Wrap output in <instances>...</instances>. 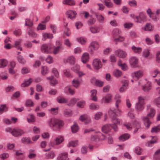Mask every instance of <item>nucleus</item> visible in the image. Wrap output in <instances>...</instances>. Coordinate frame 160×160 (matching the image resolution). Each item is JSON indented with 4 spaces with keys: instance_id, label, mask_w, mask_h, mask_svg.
<instances>
[{
    "instance_id": "nucleus-1",
    "label": "nucleus",
    "mask_w": 160,
    "mask_h": 160,
    "mask_svg": "<svg viewBox=\"0 0 160 160\" xmlns=\"http://www.w3.org/2000/svg\"><path fill=\"white\" fill-rule=\"evenodd\" d=\"M47 124L51 129H60L62 127L63 123L61 120L51 118L47 121Z\"/></svg>"
},
{
    "instance_id": "nucleus-2",
    "label": "nucleus",
    "mask_w": 160,
    "mask_h": 160,
    "mask_svg": "<svg viewBox=\"0 0 160 160\" xmlns=\"http://www.w3.org/2000/svg\"><path fill=\"white\" fill-rule=\"evenodd\" d=\"M116 110H112L111 109L108 111V114L111 119L112 122L114 124H120L122 123V120L116 117Z\"/></svg>"
},
{
    "instance_id": "nucleus-3",
    "label": "nucleus",
    "mask_w": 160,
    "mask_h": 160,
    "mask_svg": "<svg viewBox=\"0 0 160 160\" xmlns=\"http://www.w3.org/2000/svg\"><path fill=\"white\" fill-rule=\"evenodd\" d=\"M144 99L142 97L138 98V102H136L135 106V108L138 112L142 111L144 108Z\"/></svg>"
},
{
    "instance_id": "nucleus-4",
    "label": "nucleus",
    "mask_w": 160,
    "mask_h": 160,
    "mask_svg": "<svg viewBox=\"0 0 160 160\" xmlns=\"http://www.w3.org/2000/svg\"><path fill=\"white\" fill-rule=\"evenodd\" d=\"M52 47L50 44L44 43L42 45L41 47L42 52L44 53H51L52 52Z\"/></svg>"
},
{
    "instance_id": "nucleus-5",
    "label": "nucleus",
    "mask_w": 160,
    "mask_h": 160,
    "mask_svg": "<svg viewBox=\"0 0 160 160\" xmlns=\"http://www.w3.org/2000/svg\"><path fill=\"white\" fill-rule=\"evenodd\" d=\"M136 21L139 23H142L145 22L146 19V16L145 14L142 12H140L138 16L135 18Z\"/></svg>"
},
{
    "instance_id": "nucleus-6",
    "label": "nucleus",
    "mask_w": 160,
    "mask_h": 160,
    "mask_svg": "<svg viewBox=\"0 0 160 160\" xmlns=\"http://www.w3.org/2000/svg\"><path fill=\"white\" fill-rule=\"evenodd\" d=\"M24 133V131L22 129L18 128L13 129L12 132V135L14 137H20Z\"/></svg>"
},
{
    "instance_id": "nucleus-7",
    "label": "nucleus",
    "mask_w": 160,
    "mask_h": 160,
    "mask_svg": "<svg viewBox=\"0 0 160 160\" xmlns=\"http://www.w3.org/2000/svg\"><path fill=\"white\" fill-rule=\"evenodd\" d=\"M92 66L94 69L98 70L102 67V64L99 59H94L92 62Z\"/></svg>"
},
{
    "instance_id": "nucleus-8",
    "label": "nucleus",
    "mask_w": 160,
    "mask_h": 160,
    "mask_svg": "<svg viewBox=\"0 0 160 160\" xmlns=\"http://www.w3.org/2000/svg\"><path fill=\"white\" fill-rule=\"evenodd\" d=\"M143 75V72L140 70L133 72L131 74L132 77L135 80H138Z\"/></svg>"
},
{
    "instance_id": "nucleus-9",
    "label": "nucleus",
    "mask_w": 160,
    "mask_h": 160,
    "mask_svg": "<svg viewBox=\"0 0 160 160\" xmlns=\"http://www.w3.org/2000/svg\"><path fill=\"white\" fill-rule=\"evenodd\" d=\"M115 53L118 57L122 58H126L127 55L125 51L121 49H118L116 50Z\"/></svg>"
},
{
    "instance_id": "nucleus-10",
    "label": "nucleus",
    "mask_w": 160,
    "mask_h": 160,
    "mask_svg": "<svg viewBox=\"0 0 160 160\" xmlns=\"http://www.w3.org/2000/svg\"><path fill=\"white\" fill-rule=\"evenodd\" d=\"M64 140V138L62 136H58L54 139V142L53 143L51 142V145L52 146L59 145Z\"/></svg>"
},
{
    "instance_id": "nucleus-11",
    "label": "nucleus",
    "mask_w": 160,
    "mask_h": 160,
    "mask_svg": "<svg viewBox=\"0 0 160 160\" xmlns=\"http://www.w3.org/2000/svg\"><path fill=\"white\" fill-rule=\"evenodd\" d=\"M145 127L146 129L149 128L152 122L150 121L149 118L147 117H142L141 118Z\"/></svg>"
},
{
    "instance_id": "nucleus-12",
    "label": "nucleus",
    "mask_w": 160,
    "mask_h": 160,
    "mask_svg": "<svg viewBox=\"0 0 160 160\" xmlns=\"http://www.w3.org/2000/svg\"><path fill=\"white\" fill-rule=\"evenodd\" d=\"M68 153L67 152H62L59 153L57 157V160H69Z\"/></svg>"
},
{
    "instance_id": "nucleus-13",
    "label": "nucleus",
    "mask_w": 160,
    "mask_h": 160,
    "mask_svg": "<svg viewBox=\"0 0 160 160\" xmlns=\"http://www.w3.org/2000/svg\"><path fill=\"white\" fill-rule=\"evenodd\" d=\"M122 82L123 84L119 89V91L120 92H123L125 91L128 88V81L122 80Z\"/></svg>"
},
{
    "instance_id": "nucleus-14",
    "label": "nucleus",
    "mask_w": 160,
    "mask_h": 160,
    "mask_svg": "<svg viewBox=\"0 0 160 160\" xmlns=\"http://www.w3.org/2000/svg\"><path fill=\"white\" fill-rule=\"evenodd\" d=\"M112 95L110 94H107L102 98V102L107 103H109L112 102Z\"/></svg>"
},
{
    "instance_id": "nucleus-15",
    "label": "nucleus",
    "mask_w": 160,
    "mask_h": 160,
    "mask_svg": "<svg viewBox=\"0 0 160 160\" xmlns=\"http://www.w3.org/2000/svg\"><path fill=\"white\" fill-rule=\"evenodd\" d=\"M138 60L135 57H131L129 59V63L130 65L132 67H135L138 63Z\"/></svg>"
},
{
    "instance_id": "nucleus-16",
    "label": "nucleus",
    "mask_w": 160,
    "mask_h": 160,
    "mask_svg": "<svg viewBox=\"0 0 160 160\" xmlns=\"http://www.w3.org/2000/svg\"><path fill=\"white\" fill-rule=\"evenodd\" d=\"M66 14L68 18L71 19L75 18L77 12L74 11L69 10L67 12Z\"/></svg>"
},
{
    "instance_id": "nucleus-17",
    "label": "nucleus",
    "mask_w": 160,
    "mask_h": 160,
    "mask_svg": "<svg viewBox=\"0 0 160 160\" xmlns=\"http://www.w3.org/2000/svg\"><path fill=\"white\" fill-rule=\"evenodd\" d=\"M42 40L44 41L46 40L47 39H51L53 38L52 34L50 33H43L42 34Z\"/></svg>"
},
{
    "instance_id": "nucleus-18",
    "label": "nucleus",
    "mask_w": 160,
    "mask_h": 160,
    "mask_svg": "<svg viewBox=\"0 0 160 160\" xmlns=\"http://www.w3.org/2000/svg\"><path fill=\"white\" fill-rule=\"evenodd\" d=\"M79 119L82 122H85L86 121L89 122H91V119L90 117L86 114H84L80 116Z\"/></svg>"
},
{
    "instance_id": "nucleus-19",
    "label": "nucleus",
    "mask_w": 160,
    "mask_h": 160,
    "mask_svg": "<svg viewBox=\"0 0 160 160\" xmlns=\"http://www.w3.org/2000/svg\"><path fill=\"white\" fill-rule=\"evenodd\" d=\"M63 4L70 6H74L76 2L74 0H63L62 1Z\"/></svg>"
},
{
    "instance_id": "nucleus-20",
    "label": "nucleus",
    "mask_w": 160,
    "mask_h": 160,
    "mask_svg": "<svg viewBox=\"0 0 160 160\" xmlns=\"http://www.w3.org/2000/svg\"><path fill=\"white\" fill-rule=\"evenodd\" d=\"M56 100L59 103H66L68 102V99L62 96L58 97L56 99Z\"/></svg>"
},
{
    "instance_id": "nucleus-21",
    "label": "nucleus",
    "mask_w": 160,
    "mask_h": 160,
    "mask_svg": "<svg viewBox=\"0 0 160 160\" xmlns=\"http://www.w3.org/2000/svg\"><path fill=\"white\" fill-rule=\"evenodd\" d=\"M90 46L94 50L98 49L99 47V43L95 41H92L90 43Z\"/></svg>"
},
{
    "instance_id": "nucleus-22",
    "label": "nucleus",
    "mask_w": 160,
    "mask_h": 160,
    "mask_svg": "<svg viewBox=\"0 0 160 160\" xmlns=\"http://www.w3.org/2000/svg\"><path fill=\"white\" fill-rule=\"evenodd\" d=\"M67 62L71 65L74 64L75 62V58L73 56H70L66 60Z\"/></svg>"
},
{
    "instance_id": "nucleus-23",
    "label": "nucleus",
    "mask_w": 160,
    "mask_h": 160,
    "mask_svg": "<svg viewBox=\"0 0 160 160\" xmlns=\"http://www.w3.org/2000/svg\"><path fill=\"white\" fill-rule=\"evenodd\" d=\"M89 59V55L88 53L85 52L83 54L81 58L82 61L83 63L87 62Z\"/></svg>"
},
{
    "instance_id": "nucleus-24",
    "label": "nucleus",
    "mask_w": 160,
    "mask_h": 160,
    "mask_svg": "<svg viewBox=\"0 0 160 160\" xmlns=\"http://www.w3.org/2000/svg\"><path fill=\"white\" fill-rule=\"evenodd\" d=\"M28 34L30 37L32 38H36L38 36L37 33L35 32L33 30L32 28H30L28 30Z\"/></svg>"
},
{
    "instance_id": "nucleus-25",
    "label": "nucleus",
    "mask_w": 160,
    "mask_h": 160,
    "mask_svg": "<svg viewBox=\"0 0 160 160\" xmlns=\"http://www.w3.org/2000/svg\"><path fill=\"white\" fill-rule=\"evenodd\" d=\"M21 40L19 39L14 41V47L17 48L18 49H20L21 51L22 50V48L21 47Z\"/></svg>"
},
{
    "instance_id": "nucleus-26",
    "label": "nucleus",
    "mask_w": 160,
    "mask_h": 160,
    "mask_svg": "<svg viewBox=\"0 0 160 160\" xmlns=\"http://www.w3.org/2000/svg\"><path fill=\"white\" fill-rule=\"evenodd\" d=\"M8 63L7 60L5 59H0V68H3L7 66Z\"/></svg>"
},
{
    "instance_id": "nucleus-27",
    "label": "nucleus",
    "mask_w": 160,
    "mask_h": 160,
    "mask_svg": "<svg viewBox=\"0 0 160 160\" xmlns=\"http://www.w3.org/2000/svg\"><path fill=\"white\" fill-rule=\"evenodd\" d=\"M153 26L150 23H147L144 28L142 29H144L145 31H151L153 29Z\"/></svg>"
},
{
    "instance_id": "nucleus-28",
    "label": "nucleus",
    "mask_w": 160,
    "mask_h": 160,
    "mask_svg": "<svg viewBox=\"0 0 160 160\" xmlns=\"http://www.w3.org/2000/svg\"><path fill=\"white\" fill-rule=\"evenodd\" d=\"M72 131L73 133H76L79 130L78 125L76 123H74L73 125L71 127Z\"/></svg>"
},
{
    "instance_id": "nucleus-29",
    "label": "nucleus",
    "mask_w": 160,
    "mask_h": 160,
    "mask_svg": "<svg viewBox=\"0 0 160 160\" xmlns=\"http://www.w3.org/2000/svg\"><path fill=\"white\" fill-rule=\"evenodd\" d=\"M132 49L133 52L139 54L142 51V48L139 47H136L133 45L132 47Z\"/></svg>"
},
{
    "instance_id": "nucleus-30",
    "label": "nucleus",
    "mask_w": 160,
    "mask_h": 160,
    "mask_svg": "<svg viewBox=\"0 0 160 160\" xmlns=\"http://www.w3.org/2000/svg\"><path fill=\"white\" fill-rule=\"evenodd\" d=\"M121 32V31L118 28H116L114 29L112 31L113 39L120 36Z\"/></svg>"
},
{
    "instance_id": "nucleus-31",
    "label": "nucleus",
    "mask_w": 160,
    "mask_h": 160,
    "mask_svg": "<svg viewBox=\"0 0 160 160\" xmlns=\"http://www.w3.org/2000/svg\"><path fill=\"white\" fill-rule=\"evenodd\" d=\"M130 135L128 134H124L120 136L119 138V140L122 141H124L128 139Z\"/></svg>"
},
{
    "instance_id": "nucleus-32",
    "label": "nucleus",
    "mask_w": 160,
    "mask_h": 160,
    "mask_svg": "<svg viewBox=\"0 0 160 160\" xmlns=\"http://www.w3.org/2000/svg\"><path fill=\"white\" fill-rule=\"evenodd\" d=\"M155 110L154 109L150 108V111L147 114L146 117H148V118H152L155 116Z\"/></svg>"
},
{
    "instance_id": "nucleus-33",
    "label": "nucleus",
    "mask_w": 160,
    "mask_h": 160,
    "mask_svg": "<svg viewBox=\"0 0 160 160\" xmlns=\"http://www.w3.org/2000/svg\"><path fill=\"white\" fill-rule=\"evenodd\" d=\"M111 130V127L110 124H107L103 126L102 128V131L107 133L109 132Z\"/></svg>"
},
{
    "instance_id": "nucleus-34",
    "label": "nucleus",
    "mask_w": 160,
    "mask_h": 160,
    "mask_svg": "<svg viewBox=\"0 0 160 160\" xmlns=\"http://www.w3.org/2000/svg\"><path fill=\"white\" fill-rule=\"evenodd\" d=\"M90 30L92 33H97L99 32L101 28L99 27H91L90 28Z\"/></svg>"
},
{
    "instance_id": "nucleus-35",
    "label": "nucleus",
    "mask_w": 160,
    "mask_h": 160,
    "mask_svg": "<svg viewBox=\"0 0 160 160\" xmlns=\"http://www.w3.org/2000/svg\"><path fill=\"white\" fill-rule=\"evenodd\" d=\"M151 88V85L150 82H148L143 87V90L145 92H148Z\"/></svg>"
},
{
    "instance_id": "nucleus-36",
    "label": "nucleus",
    "mask_w": 160,
    "mask_h": 160,
    "mask_svg": "<svg viewBox=\"0 0 160 160\" xmlns=\"http://www.w3.org/2000/svg\"><path fill=\"white\" fill-rule=\"evenodd\" d=\"M118 65L122 69L123 71H126L128 69V67L127 64L125 63H122L121 62V61L120 60L118 61Z\"/></svg>"
},
{
    "instance_id": "nucleus-37",
    "label": "nucleus",
    "mask_w": 160,
    "mask_h": 160,
    "mask_svg": "<svg viewBox=\"0 0 160 160\" xmlns=\"http://www.w3.org/2000/svg\"><path fill=\"white\" fill-rule=\"evenodd\" d=\"M93 81H95V84L99 87H102L103 85V82L100 80H95V78H93L91 80V82L93 83Z\"/></svg>"
},
{
    "instance_id": "nucleus-38",
    "label": "nucleus",
    "mask_w": 160,
    "mask_h": 160,
    "mask_svg": "<svg viewBox=\"0 0 160 160\" xmlns=\"http://www.w3.org/2000/svg\"><path fill=\"white\" fill-rule=\"evenodd\" d=\"M45 155L46 158L47 159H53L56 156L55 153L53 151H51L48 153H46Z\"/></svg>"
},
{
    "instance_id": "nucleus-39",
    "label": "nucleus",
    "mask_w": 160,
    "mask_h": 160,
    "mask_svg": "<svg viewBox=\"0 0 160 160\" xmlns=\"http://www.w3.org/2000/svg\"><path fill=\"white\" fill-rule=\"evenodd\" d=\"M41 73L43 75H45L49 73V69L46 66H43L42 67L41 70Z\"/></svg>"
},
{
    "instance_id": "nucleus-40",
    "label": "nucleus",
    "mask_w": 160,
    "mask_h": 160,
    "mask_svg": "<svg viewBox=\"0 0 160 160\" xmlns=\"http://www.w3.org/2000/svg\"><path fill=\"white\" fill-rule=\"evenodd\" d=\"M32 82V79L30 78L28 80L25 81L23 83L21 84L22 87H25L29 86Z\"/></svg>"
},
{
    "instance_id": "nucleus-41",
    "label": "nucleus",
    "mask_w": 160,
    "mask_h": 160,
    "mask_svg": "<svg viewBox=\"0 0 160 160\" xmlns=\"http://www.w3.org/2000/svg\"><path fill=\"white\" fill-rule=\"evenodd\" d=\"M160 131V124L157 126H155L152 128L151 130V132L152 133H158Z\"/></svg>"
},
{
    "instance_id": "nucleus-42",
    "label": "nucleus",
    "mask_w": 160,
    "mask_h": 160,
    "mask_svg": "<svg viewBox=\"0 0 160 160\" xmlns=\"http://www.w3.org/2000/svg\"><path fill=\"white\" fill-rule=\"evenodd\" d=\"M17 59L19 62L21 64H24L26 62L25 59L21 55L17 57Z\"/></svg>"
},
{
    "instance_id": "nucleus-43",
    "label": "nucleus",
    "mask_w": 160,
    "mask_h": 160,
    "mask_svg": "<svg viewBox=\"0 0 160 160\" xmlns=\"http://www.w3.org/2000/svg\"><path fill=\"white\" fill-rule=\"evenodd\" d=\"M91 140L96 142L100 141L98 133L97 135H92L91 138Z\"/></svg>"
},
{
    "instance_id": "nucleus-44",
    "label": "nucleus",
    "mask_w": 160,
    "mask_h": 160,
    "mask_svg": "<svg viewBox=\"0 0 160 160\" xmlns=\"http://www.w3.org/2000/svg\"><path fill=\"white\" fill-rule=\"evenodd\" d=\"M64 115L66 117H69L72 116V111L69 109H65L63 112Z\"/></svg>"
},
{
    "instance_id": "nucleus-45",
    "label": "nucleus",
    "mask_w": 160,
    "mask_h": 160,
    "mask_svg": "<svg viewBox=\"0 0 160 160\" xmlns=\"http://www.w3.org/2000/svg\"><path fill=\"white\" fill-rule=\"evenodd\" d=\"M89 108L91 110H95L99 109V106L98 105L94 103H92L89 105Z\"/></svg>"
},
{
    "instance_id": "nucleus-46",
    "label": "nucleus",
    "mask_w": 160,
    "mask_h": 160,
    "mask_svg": "<svg viewBox=\"0 0 160 160\" xmlns=\"http://www.w3.org/2000/svg\"><path fill=\"white\" fill-rule=\"evenodd\" d=\"M96 17L98 22L101 23H103L104 22V18L101 14H96Z\"/></svg>"
},
{
    "instance_id": "nucleus-47",
    "label": "nucleus",
    "mask_w": 160,
    "mask_h": 160,
    "mask_svg": "<svg viewBox=\"0 0 160 160\" xmlns=\"http://www.w3.org/2000/svg\"><path fill=\"white\" fill-rule=\"evenodd\" d=\"M78 145V141H72L69 142L68 144V147H74L77 146Z\"/></svg>"
},
{
    "instance_id": "nucleus-48",
    "label": "nucleus",
    "mask_w": 160,
    "mask_h": 160,
    "mask_svg": "<svg viewBox=\"0 0 160 160\" xmlns=\"http://www.w3.org/2000/svg\"><path fill=\"white\" fill-rule=\"evenodd\" d=\"M122 74V72L120 70L117 69L114 70L113 72V75L116 77H120Z\"/></svg>"
},
{
    "instance_id": "nucleus-49",
    "label": "nucleus",
    "mask_w": 160,
    "mask_h": 160,
    "mask_svg": "<svg viewBox=\"0 0 160 160\" xmlns=\"http://www.w3.org/2000/svg\"><path fill=\"white\" fill-rule=\"evenodd\" d=\"M121 102V100L119 98L118 99L116 100L115 102V106L117 108V112H121L122 111L119 108V105Z\"/></svg>"
},
{
    "instance_id": "nucleus-50",
    "label": "nucleus",
    "mask_w": 160,
    "mask_h": 160,
    "mask_svg": "<svg viewBox=\"0 0 160 160\" xmlns=\"http://www.w3.org/2000/svg\"><path fill=\"white\" fill-rule=\"evenodd\" d=\"M134 152L137 155H140L142 152V149L140 147L137 146L135 148Z\"/></svg>"
},
{
    "instance_id": "nucleus-51",
    "label": "nucleus",
    "mask_w": 160,
    "mask_h": 160,
    "mask_svg": "<svg viewBox=\"0 0 160 160\" xmlns=\"http://www.w3.org/2000/svg\"><path fill=\"white\" fill-rule=\"evenodd\" d=\"M158 138L156 137H153L152 139L147 143L148 146H150V144H153L157 142Z\"/></svg>"
},
{
    "instance_id": "nucleus-52",
    "label": "nucleus",
    "mask_w": 160,
    "mask_h": 160,
    "mask_svg": "<svg viewBox=\"0 0 160 160\" xmlns=\"http://www.w3.org/2000/svg\"><path fill=\"white\" fill-rule=\"evenodd\" d=\"M25 104L27 107H32L34 105V103L32 100L28 99L26 101Z\"/></svg>"
},
{
    "instance_id": "nucleus-53",
    "label": "nucleus",
    "mask_w": 160,
    "mask_h": 160,
    "mask_svg": "<svg viewBox=\"0 0 160 160\" xmlns=\"http://www.w3.org/2000/svg\"><path fill=\"white\" fill-rule=\"evenodd\" d=\"M72 84L73 86L76 88H78L80 84V82L76 80H73L72 81Z\"/></svg>"
},
{
    "instance_id": "nucleus-54",
    "label": "nucleus",
    "mask_w": 160,
    "mask_h": 160,
    "mask_svg": "<svg viewBox=\"0 0 160 160\" xmlns=\"http://www.w3.org/2000/svg\"><path fill=\"white\" fill-rule=\"evenodd\" d=\"M58 107L55 108H52L50 109H49L48 110L50 112V113L52 114H56L58 112Z\"/></svg>"
},
{
    "instance_id": "nucleus-55",
    "label": "nucleus",
    "mask_w": 160,
    "mask_h": 160,
    "mask_svg": "<svg viewBox=\"0 0 160 160\" xmlns=\"http://www.w3.org/2000/svg\"><path fill=\"white\" fill-rule=\"evenodd\" d=\"M33 24L31 20L28 18L26 19L25 23V26L31 27L33 25Z\"/></svg>"
},
{
    "instance_id": "nucleus-56",
    "label": "nucleus",
    "mask_w": 160,
    "mask_h": 160,
    "mask_svg": "<svg viewBox=\"0 0 160 160\" xmlns=\"http://www.w3.org/2000/svg\"><path fill=\"white\" fill-rule=\"evenodd\" d=\"M63 73L64 75L67 77H70L71 76L70 70L68 69L64 70Z\"/></svg>"
},
{
    "instance_id": "nucleus-57",
    "label": "nucleus",
    "mask_w": 160,
    "mask_h": 160,
    "mask_svg": "<svg viewBox=\"0 0 160 160\" xmlns=\"http://www.w3.org/2000/svg\"><path fill=\"white\" fill-rule=\"evenodd\" d=\"M127 116L129 117L130 118H134L135 117V116L134 114V110L132 109L130 110L127 114Z\"/></svg>"
},
{
    "instance_id": "nucleus-58",
    "label": "nucleus",
    "mask_w": 160,
    "mask_h": 160,
    "mask_svg": "<svg viewBox=\"0 0 160 160\" xmlns=\"http://www.w3.org/2000/svg\"><path fill=\"white\" fill-rule=\"evenodd\" d=\"M21 141L23 143H32L29 138H23L22 139Z\"/></svg>"
},
{
    "instance_id": "nucleus-59",
    "label": "nucleus",
    "mask_w": 160,
    "mask_h": 160,
    "mask_svg": "<svg viewBox=\"0 0 160 160\" xmlns=\"http://www.w3.org/2000/svg\"><path fill=\"white\" fill-rule=\"evenodd\" d=\"M153 103L158 107L160 108V97L155 98L153 100Z\"/></svg>"
},
{
    "instance_id": "nucleus-60",
    "label": "nucleus",
    "mask_w": 160,
    "mask_h": 160,
    "mask_svg": "<svg viewBox=\"0 0 160 160\" xmlns=\"http://www.w3.org/2000/svg\"><path fill=\"white\" fill-rule=\"evenodd\" d=\"M124 40V38L123 37L119 36L118 37H117L114 39H113V41L117 43V42H119L123 41Z\"/></svg>"
},
{
    "instance_id": "nucleus-61",
    "label": "nucleus",
    "mask_w": 160,
    "mask_h": 160,
    "mask_svg": "<svg viewBox=\"0 0 160 160\" xmlns=\"http://www.w3.org/2000/svg\"><path fill=\"white\" fill-rule=\"evenodd\" d=\"M85 104V102L82 100L78 102L77 103V106L80 108H83Z\"/></svg>"
},
{
    "instance_id": "nucleus-62",
    "label": "nucleus",
    "mask_w": 160,
    "mask_h": 160,
    "mask_svg": "<svg viewBox=\"0 0 160 160\" xmlns=\"http://www.w3.org/2000/svg\"><path fill=\"white\" fill-rule=\"evenodd\" d=\"M7 109V108L6 105H1L0 107V114H1L4 111H6Z\"/></svg>"
},
{
    "instance_id": "nucleus-63",
    "label": "nucleus",
    "mask_w": 160,
    "mask_h": 160,
    "mask_svg": "<svg viewBox=\"0 0 160 160\" xmlns=\"http://www.w3.org/2000/svg\"><path fill=\"white\" fill-rule=\"evenodd\" d=\"M112 51V49L111 48L108 47L105 49H104L103 50V53L104 55H107L110 52H111Z\"/></svg>"
},
{
    "instance_id": "nucleus-64",
    "label": "nucleus",
    "mask_w": 160,
    "mask_h": 160,
    "mask_svg": "<svg viewBox=\"0 0 160 160\" xmlns=\"http://www.w3.org/2000/svg\"><path fill=\"white\" fill-rule=\"evenodd\" d=\"M160 155V148L156 150V151L154 152V155L153 156V158L155 160L159 157V155Z\"/></svg>"
}]
</instances>
